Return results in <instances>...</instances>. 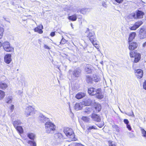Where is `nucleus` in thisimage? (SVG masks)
Instances as JSON below:
<instances>
[{"instance_id":"obj_64","label":"nucleus","mask_w":146,"mask_h":146,"mask_svg":"<svg viewBox=\"0 0 146 146\" xmlns=\"http://www.w3.org/2000/svg\"><path fill=\"white\" fill-rule=\"evenodd\" d=\"M119 131V130L118 129H117V131Z\"/></svg>"},{"instance_id":"obj_47","label":"nucleus","mask_w":146,"mask_h":146,"mask_svg":"<svg viewBox=\"0 0 146 146\" xmlns=\"http://www.w3.org/2000/svg\"><path fill=\"white\" fill-rule=\"evenodd\" d=\"M66 42V40L64 39L63 38H62V39L61 42L60 43L62 44H64Z\"/></svg>"},{"instance_id":"obj_32","label":"nucleus","mask_w":146,"mask_h":146,"mask_svg":"<svg viewBox=\"0 0 146 146\" xmlns=\"http://www.w3.org/2000/svg\"><path fill=\"white\" fill-rule=\"evenodd\" d=\"M100 78L98 76L96 75H94L93 76V81L95 82H98L100 80Z\"/></svg>"},{"instance_id":"obj_7","label":"nucleus","mask_w":146,"mask_h":146,"mask_svg":"<svg viewBox=\"0 0 146 146\" xmlns=\"http://www.w3.org/2000/svg\"><path fill=\"white\" fill-rule=\"evenodd\" d=\"M80 72L81 70L79 68H78L74 70L72 72V74L71 75L72 79L73 80H76L80 75Z\"/></svg>"},{"instance_id":"obj_39","label":"nucleus","mask_w":146,"mask_h":146,"mask_svg":"<svg viewBox=\"0 0 146 146\" xmlns=\"http://www.w3.org/2000/svg\"><path fill=\"white\" fill-rule=\"evenodd\" d=\"M82 120L85 122H88L90 121V119L87 117L83 116L82 118Z\"/></svg>"},{"instance_id":"obj_3","label":"nucleus","mask_w":146,"mask_h":146,"mask_svg":"<svg viewBox=\"0 0 146 146\" xmlns=\"http://www.w3.org/2000/svg\"><path fill=\"white\" fill-rule=\"evenodd\" d=\"M2 46L4 50L7 52H12L14 50V48L10 46L9 42L5 41L2 44Z\"/></svg>"},{"instance_id":"obj_4","label":"nucleus","mask_w":146,"mask_h":146,"mask_svg":"<svg viewBox=\"0 0 146 146\" xmlns=\"http://www.w3.org/2000/svg\"><path fill=\"white\" fill-rule=\"evenodd\" d=\"M87 30L86 32V33L87 34V36L91 42H93L94 40H95V34L93 31H90L88 28H87Z\"/></svg>"},{"instance_id":"obj_10","label":"nucleus","mask_w":146,"mask_h":146,"mask_svg":"<svg viewBox=\"0 0 146 146\" xmlns=\"http://www.w3.org/2000/svg\"><path fill=\"white\" fill-rule=\"evenodd\" d=\"M11 55V54H8L6 55L4 57V61L7 64H9L12 60Z\"/></svg>"},{"instance_id":"obj_44","label":"nucleus","mask_w":146,"mask_h":146,"mask_svg":"<svg viewBox=\"0 0 146 146\" xmlns=\"http://www.w3.org/2000/svg\"><path fill=\"white\" fill-rule=\"evenodd\" d=\"M16 92L17 94L21 96L23 91L22 90H18V91H17Z\"/></svg>"},{"instance_id":"obj_2","label":"nucleus","mask_w":146,"mask_h":146,"mask_svg":"<svg viewBox=\"0 0 146 146\" xmlns=\"http://www.w3.org/2000/svg\"><path fill=\"white\" fill-rule=\"evenodd\" d=\"M64 132L66 136L69 137L72 141H75L77 139L74 135V133L72 129L68 127L64 128Z\"/></svg>"},{"instance_id":"obj_59","label":"nucleus","mask_w":146,"mask_h":146,"mask_svg":"<svg viewBox=\"0 0 146 146\" xmlns=\"http://www.w3.org/2000/svg\"><path fill=\"white\" fill-rule=\"evenodd\" d=\"M78 19H81L82 18V16L81 15H78Z\"/></svg>"},{"instance_id":"obj_41","label":"nucleus","mask_w":146,"mask_h":146,"mask_svg":"<svg viewBox=\"0 0 146 146\" xmlns=\"http://www.w3.org/2000/svg\"><path fill=\"white\" fill-rule=\"evenodd\" d=\"M4 31V29L3 27H0V39L2 37Z\"/></svg>"},{"instance_id":"obj_11","label":"nucleus","mask_w":146,"mask_h":146,"mask_svg":"<svg viewBox=\"0 0 146 146\" xmlns=\"http://www.w3.org/2000/svg\"><path fill=\"white\" fill-rule=\"evenodd\" d=\"M135 72V74L137 78H141L143 76V72L142 70L141 69H138Z\"/></svg>"},{"instance_id":"obj_35","label":"nucleus","mask_w":146,"mask_h":146,"mask_svg":"<svg viewBox=\"0 0 146 146\" xmlns=\"http://www.w3.org/2000/svg\"><path fill=\"white\" fill-rule=\"evenodd\" d=\"M35 31L36 32H37L38 33L40 34H42L43 33L41 29H40L38 27H37L35 28L34 29Z\"/></svg>"},{"instance_id":"obj_25","label":"nucleus","mask_w":146,"mask_h":146,"mask_svg":"<svg viewBox=\"0 0 146 146\" xmlns=\"http://www.w3.org/2000/svg\"><path fill=\"white\" fill-rule=\"evenodd\" d=\"M86 81L88 84H91L93 81V78L89 75L86 76Z\"/></svg>"},{"instance_id":"obj_58","label":"nucleus","mask_w":146,"mask_h":146,"mask_svg":"<svg viewBox=\"0 0 146 146\" xmlns=\"http://www.w3.org/2000/svg\"><path fill=\"white\" fill-rule=\"evenodd\" d=\"M143 46L144 47H146V42L143 44Z\"/></svg>"},{"instance_id":"obj_18","label":"nucleus","mask_w":146,"mask_h":146,"mask_svg":"<svg viewBox=\"0 0 146 146\" xmlns=\"http://www.w3.org/2000/svg\"><path fill=\"white\" fill-rule=\"evenodd\" d=\"M97 93L96 94L97 97L99 99H102L104 97V95L101 92V90L100 88L98 89Z\"/></svg>"},{"instance_id":"obj_37","label":"nucleus","mask_w":146,"mask_h":146,"mask_svg":"<svg viewBox=\"0 0 146 146\" xmlns=\"http://www.w3.org/2000/svg\"><path fill=\"white\" fill-rule=\"evenodd\" d=\"M141 130L142 134V136L145 138L146 139V131L141 128Z\"/></svg>"},{"instance_id":"obj_56","label":"nucleus","mask_w":146,"mask_h":146,"mask_svg":"<svg viewBox=\"0 0 146 146\" xmlns=\"http://www.w3.org/2000/svg\"><path fill=\"white\" fill-rule=\"evenodd\" d=\"M50 35L52 36H54L55 35V32H52L50 33Z\"/></svg>"},{"instance_id":"obj_31","label":"nucleus","mask_w":146,"mask_h":146,"mask_svg":"<svg viewBox=\"0 0 146 146\" xmlns=\"http://www.w3.org/2000/svg\"><path fill=\"white\" fill-rule=\"evenodd\" d=\"M7 87V85L3 82H0V88L4 90Z\"/></svg>"},{"instance_id":"obj_8","label":"nucleus","mask_w":146,"mask_h":146,"mask_svg":"<svg viewBox=\"0 0 146 146\" xmlns=\"http://www.w3.org/2000/svg\"><path fill=\"white\" fill-rule=\"evenodd\" d=\"M142 24L143 22L142 21H138L136 22L133 26L129 27V28L131 30H135Z\"/></svg>"},{"instance_id":"obj_46","label":"nucleus","mask_w":146,"mask_h":146,"mask_svg":"<svg viewBox=\"0 0 146 146\" xmlns=\"http://www.w3.org/2000/svg\"><path fill=\"white\" fill-rule=\"evenodd\" d=\"M126 125L127 128L128 129L129 131H131V130L132 128H131V127L130 125L128 124Z\"/></svg>"},{"instance_id":"obj_30","label":"nucleus","mask_w":146,"mask_h":146,"mask_svg":"<svg viewBox=\"0 0 146 146\" xmlns=\"http://www.w3.org/2000/svg\"><path fill=\"white\" fill-rule=\"evenodd\" d=\"M15 127L19 133L21 134L23 133V130L21 126H16Z\"/></svg>"},{"instance_id":"obj_51","label":"nucleus","mask_w":146,"mask_h":146,"mask_svg":"<svg viewBox=\"0 0 146 146\" xmlns=\"http://www.w3.org/2000/svg\"><path fill=\"white\" fill-rule=\"evenodd\" d=\"M44 47L45 49H47L49 50L50 49V48L46 45L44 44Z\"/></svg>"},{"instance_id":"obj_19","label":"nucleus","mask_w":146,"mask_h":146,"mask_svg":"<svg viewBox=\"0 0 146 146\" xmlns=\"http://www.w3.org/2000/svg\"><path fill=\"white\" fill-rule=\"evenodd\" d=\"M144 13L142 11L138 10L136 13V19H141L143 17Z\"/></svg>"},{"instance_id":"obj_62","label":"nucleus","mask_w":146,"mask_h":146,"mask_svg":"<svg viewBox=\"0 0 146 146\" xmlns=\"http://www.w3.org/2000/svg\"><path fill=\"white\" fill-rule=\"evenodd\" d=\"M72 72V71H71V70H70L69 71V74H70L71 73V72Z\"/></svg>"},{"instance_id":"obj_38","label":"nucleus","mask_w":146,"mask_h":146,"mask_svg":"<svg viewBox=\"0 0 146 146\" xmlns=\"http://www.w3.org/2000/svg\"><path fill=\"white\" fill-rule=\"evenodd\" d=\"M5 96V92L0 90V100L3 99Z\"/></svg>"},{"instance_id":"obj_49","label":"nucleus","mask_w":146,"mask_h":146,"mask_svg":"<svg viewBox=\"0 0 146 146\" xmlns=\"http://www.w3.org/2000/svg\"><path fill=\"white\" fill-rule=\"evenodd\" d=\"M123 122L126 125L128 124L129 123V121L127 119H124L123 120Z\"/></svg>"},{"instance_id":"obj_52","label":"nucleus","mask_w":146,"mask_h":146,"mask_svg":"<svg viewBox=\"0 0 146 146\" xmlns=\"http://www.w3.org/2000/svg\"><path fill=\"white\" fill-rule=\"evenodd\" d=\"M143 88L146 90V80L145 81L143 85Z\"/></svg>"},{"instance_id":"obj_48","label":"nucleus","mask_w":146,"mask_h":146,"mask_svg":"<svg viewBox=\"0 0 146 146\" xmlns=\"http://www.w3.org/2000/svg\"><path fill=\"white\" fill-rule=\"evenodd\" d=\"M12 100V98L11 97L8 98L7 99V101L6 102L7 103H10L11 102Z\"/></svg>"},{"instance_id":"obj_17","label":"nucleus","mask_w":146,"mask_h":146,"mask_svg":"<svg viewBox=\"0 0 146 146\" xmlns=\"http://www.w3.org/2000/svg\"><path fill=\"white\" fill-rule=\"evenodd\" d=\"M92 66L89 65L86 66L85 68V70L87 74H91L92 72Z\"/></svg>"},{"instance_id":"obj_26","label":"nucleus","mask_w":146,"mask_h":146,"mask_svg":"<svg viewBox=\"0 0 146 146\" xmlns=\"http://www.w3.org/2000/svg\"><path fill=\"white\" fill-rule=\"evenodd\" d=\"M87 129L89 132H91L92 129H97V128L95 125L88 126L87 127Z\"/></svg>"},{"instance_id":"obj_29","label":"nucleus","mask_w":146,"mask_h":146,"mask_svg":"<svg viewBox=\"0 0 146 146\" xmlns=\"http://www.w3.org/2000/svg\"><path fill=\"white\" fill-rule=\"evenodd\" d=\"M22 124V122L20 120H17L14 121L13 123V125L14 127L20 126Z\"/></svg>"},{"instance_id":"obj_34","label":"nucleus","mask_w":146,"mask_h":146,"mask_svg":"<svg viewBox=\"0 0 146 146\" xmlns=\"http://www.w3.org/2000/svg\"><path fill=\"white\" fill-rule=\"evenodd\" d=\"M95 108L97 111L99 112L101 110V106L100 104H97Z\"/></svg>"},{"instance_id":"obj_40","label":"nucleus","mask_w":146,"mask_h":146,"mask_svg":"<svg viewBox=\"0 0 146 146\" xmlns=\"http://www.w3.org/2000/svg\"><path fill=\"white\" fill-rule=\"evenodd\" d=\"M108 144L109 146H116L115 142L111 141H108Z\"/></svg>"},{"instance_id":"obj_61","label":"nucleus","mask_w":146,"mask_h":146,"mask_svg":"<svg viewBox=\"0 0 146 146\" xmlns=\"http://www.w3.org/2000/svg\"><path fill=\"white\" fill-rule=\"evenodd\" d=\"M2 46V43L0 42V47H1Z\"/></svg>"},{"instance_id":"obj_9","label":"nucleus","mask_w":146,"mask_h":146,"mask_svg":"<svg viewBox=\"0 0 146 146\" xmlns=\"http://www.w3.org/2000/svg\"><path fill=\"white\" fill-rule=\"evenodd\" d=\"M38 118L39 120L42 122L45 123L49 121L50 120L49 118L46 117L42 114H40Z\"/></svg>"},{"instance_id":"obj_5","label":"nucleus","mask_w":146,"mask_h":146,"mask_svg":"<svg viewBox=\"0 0 146 146\" xmlns=\"http://www.w3.org/2000/svg\"><path fill=\"white\" fill-rule=\"evenodd\" d=\"M129 54L131 57L135 58L134 61L135 62L137 63L140 60L141 55L139 53L132 51Z\"/></svg>"},{"instance_id":"obj_43","label":"nucleus","mask_w":146,"mask_h":146,"mask_svg":"<svg viewBox=\"0 0 146 146\" xmlns=\"http://www.w3.org/2000/svg\"><path fill=\"white\" fill-rule=\"evenodd\" d=\"M98 127L100 128L102 127L104 125V122L101 123H98L96 125Z\"/></svg>"},{"instance_id":"obj_23","label":"nucleus","mask_w":146,"mask_h":146,"mask_svg":"<svg viewBox=\"0 0 146 146\" xmlns=\"http://www.w3.org/2000/svg\"><path fill=\"white\" fill-rule=\"evenodd\" d=\"M127 19L130 21L133 19H136L135 14L134 13H131L128 16Z\"/></svg>"},{"instance_id":"obj_22","label":"nucleus","mask_w":146,"mask_h":146,"mask_svg":"<svg viewBox=\"0 0 146 146\" xmlns=\"http://www.w3.org/2000/svg\"><path fill=\"white\" fill-rule=\"evenodd\" d=\"M135 35L136 33L135 32H133L131 33L129 35L128 38V42H130L135 38Z\"/></svg>"},{"instance_id":"obj_33","label":"nucleus","mask_w":146,"mask_h":146,"mask_svg":"<svg viewBox=\"0 0 146 146\" xmlns=\"http://www.w3.org/2000/svg\"><path fill=\"white\" fill-rule=\"evenodd\" d=\"M28 144H29L30 146H36V142L34 141L29 140L27 142Z\"/></svg>"},{"instance_id":"obj_60","label":"nucleus","mask_w":146,"mask_h":146,"mask_svg":"<svg viewBox=\"0 0 146 146\" xmlns=\"http://www.w3.org/2000/svg\"><path fill=\"white\" fill-rule=\"evenodd\" d=\"M129 134L131 135V136H133V133H129Z\"/></svg>"},{"instance_id":"obj_28","label":"nucleus","mask_w":146,"mask_h":146,"mask_svg":"<svg viewBox=\"0 0 146 146\" xmlns=\"http://www.w3.org/2000/svg\"><path fill=\"white\" fill-rule=\"evenodd\" d=\"M78 15H74L72 16H69L68 17V19L69 20L72 21H74L76 20Z\"/></svg>"},{"instance_id":"obj_24","label":"nucleus","mask_w":146,"mask_h":146,"mask_svg":"<svg viewBox=\"0 0 146 146\" xmlns=\"http://www.w3.org/2000/svg\"><path fill=\"white\" fill-rule=\"evenodd\" d=\"M27 137L32 140H34L35 138V135L33 133H29L27 134Z\"/></svg>"},{"instance_id":"obj_20","label":"nucleus","mask_w":146,"mask_h":146,"mask_svg":"<svg viewBox=\"0 0 146 146\" xmlns=\"http://www.w3.org/2000/svg\"><path fill=\"white\" fill-rule=\"evenodd\" d=\"M84 106H89L91 105L92 102L90 98H86L82 102Z\"/></svg>"},{"instance_id":"obj_53","label":"nucleus","mask_w":146,"mask_h":146,"mask_svg":"<svg viewBox=\"0 0 146 146\" xmlns=\"http://www.w3.org/2000/svg\"><path fill=\"white\" fill-rule=\"evenodd\" d=\"M123 0H115L116 2L120 3L122 2Z\"/></svg>"},{"instance_id":"obj_21","label":"nucleus","mask_w":146,"mask_h":146,"mask_svg":"<svg viewBox=\"0 0 146 146\" xmlns=\"http://www.w3.org/2000/svg\"><path fill=\"white\" fill-rule=\"evenodd\" d=\"M54 137L56 139L58 140L59 141H60L63 139L62 134L60 133L55 134Z\"/></svg>"},{"instance_id":"obj_54","label":"nucleus","mask_w":146,"mask_h":146,"mask_svg":"<svg viewBox=\"0 0 146 146\" xmlns=\"http://www.w3.org/2000/svg\"><path fill=\"white\" fill-rule=\"evenodd\" d=\"M14 108V106L13 105H11V106L10 107V109L11 110V111H12L13 110Z\"/></svg>"},{"instance_id":"obj_14","label":"nucleus","mask_w":146,"mask_h":146,"mask_svg":"<svg viewBox=\"0 0 146 146\" xmlns=\"http://www.w3.org/2000/svg\"><path fill=\"white\" fill-rule=\"evenodd\" d=\"M83 102H80V103H76L74 106L75 110H78L81 109L83 107Z\"/></svg>"},{"instance_id":"obj_63","label":"nucleus","mask_w":146,"mask_h":146,"mask_svg":"<svg viewBox=\"0 0 146 146\" xmlns=\"http://www.w3.org/2000/svg\"><path fill=\"white\" fill-rule=\"evenodd\" d=\"M103 62L102 61L100 62V63L102 64Z\"/></svg>"},{"instance_id":"obj_1","label":"nucleus","mask_w":146,"mask_h":146,"mask_svg":"<svg viewBox=\"0 0 146 146\" xmlns=\"http://www.w3.org/2000/svg\"><path fill=\"white\" fill-rule=\"evenodd\" d=\"M45 128L46 132L48 133H54L56 130V126L53 123L50 121L47 122L45 124Z\"/></svg>"},{"instance_id":"obj_12","label":"nucleus","mask_w":146,"mask_h":146,"mask_svg":"<svg viewBox=\"0 0 146 146\" xmlns=\"http://www.w3.org/2000/svg\"><path fill=\"white\" fill-rule=\"evenodd\" d=\"M98 89H96L93 88H90L88 89V93L91 95H95L97 93Z\"/></svg>"},{"instance_id":"obj_16","label":"nucleus","mask_w":146,"mask_h":146,"mask_svg":"<svg viewBox=\"0 0 146 146\" xmlns=\"http://www.w3.org/2000/svg\"><path fill=\"white\" fill-rule=\"evenodd\" d=\"M86 95V94L85 93L80 92H79L76 95L75 97L78 100L84 97H85Z\"/></svg>"},{"instance_id":"obj_27","label":"nucleus","mask_w":146,"mask_h":146,"mask_svg":"<svg viewBox=\"0 0 146 146\" xmlns=\"http://www.w3.org/2000/svg\"><path fill=\"white\" fill-rule=\"evenodd\" d=\"M90 10V9L89 8H83L80 10V12L81 13L83 14H85L86 13L89 12Z\"/></svg>"},{"instance_id":"obj_50","label":"nucleus","mask_w":146,"mask_h":146,"mask_svg":"<svg viewBox=\"0 0 146 146\" xmlns=\"http://www.w3.org/2000/svg\"><path fill=\"white\" fill-rule=\"evenodd\" d=\"M102 5L104 7L106 8L107 7V5L105 3L104 1H103L102 2Z\"/></svg>"},{"instance_id":"obj_36","label":"nucleus","mask_w":146,"mask_h":146,"mask_svg":"<svg viewBox=\"0 0 146 146\" xmlns=\"http://www.w3.org/2000/svg\"><path fill=\"white\" fill-rule=\"evenodd\" d=\"M140 38H141L143 39L146 38V33L145 32L140 33Z\"/></svg>"},{"instance_id":"obj_6","label":"nucleus","mask_w":146,"mask_h":146,"mask_svg":"<svg viewBox=\"0 0 146 146\" xmlns=\"http://www.w3.org/2000/svg\"><path fill=\"white\" fill-rule=\"evenodd\" d=\"M34 113V108L32 106H27L25 111V114L26 116L32 115Z\"/></svg>"},{"instance_id":"obj_15","label":"nucleus","mask_w":146,"mask_h":146,"mask_svg":"<svg viewBox=\"0 0 146 146\" xmlns=\"http://www.w3.org/2000/svg\"><path fill=\"white\" fill-rule=\"evenodd\" d=\"M92 119L94 121L99 122L101 121V118L97 114H93L91 116Z\"/></svg>"},{"instance_id":"obj_45","label":"nucleus","mask_w":146,"mask_h":146,"mask_svg":"<svg viewBox=\"0 0 146 146\" xmlns=\"http://www.w3.org/2000/svg\"><path fill=\"white\" fill-rule=\"evenodd\" d=\"M92 44H93V45L97 48L98 49L99 48V45H98L97 44H94V42H91Z\"/></svg>"},{"instance_id":"obj_55","label":"nucleus","mask_w":146,"mask_h":146,"mask_svg":"<svg viewBox=\"0 0 146 146\" xmlns=\"http://www.w3.org/2000/svg\"><path fill=\"white\" fill-rule=\"evenodd\" d=\"M37 27H38L39 28L41 29L42 30L43 29V26L42 25H40Z\"/></svg>"},{"instance_id":"obj_42","label":"nucleus","mask_w":146,"mask_h":146,"mask_svg":"<svg viewBox=\"0 0 146 146\" xmlns=\"http://www.w3.org/2000/svg\"><path fill=\"white\" fill-rule=\"evenodd\" d=\"M126 114L129 116H131L132 117H135V115L133 114V113L132 111H131V113H126Z\"/></svg>"},{"instance_id":"obj_13","label":"nucleus","mask_w":146,"mask_h":146,"mask_svg":"<svg viewBox=\"0 0 146 146\" xmlns=\"http://www.w3.org/2000/svg\"><path fill=\"white\" fill-rule=\"evenodd\" d=\"M129 49L131 50H133L136 48L138 46L137 43L135 42H131L130 43L129 42Z\"/></svg>"},{"instance_id":"obj_57","label":"nucleus","mask_w":146,"mask_h":146,"mask_svg":"<svg viewBox=\"0 0 146 146\" xmlns=\"http://www.w3.org/2000/svg\"><path fill=\"white\" fill-rule=\"evenodd\" d=\"M75 146H85L80 143L76 144Z\"/></svg>"}]
</instances>
